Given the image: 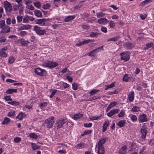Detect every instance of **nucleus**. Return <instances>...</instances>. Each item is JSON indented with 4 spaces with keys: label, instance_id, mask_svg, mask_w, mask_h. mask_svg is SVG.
<instances>
[{
    "label": "nucleus",
    "instance_id": "393cba45",
    "mask_svg": "<svg viewBox=\"0 0 154 154\" xmlns=\"http://www.w3.org/2000/svg\"><path fill=\"white\" fill-rule=\"evenodd\" d=\"M95 41V40L94 39H87L85 40L82 41V43L84 45L85 44H88L90 42H93Z\"/></svg>",
    "mask_w": 154,
    "mask_h": 154
},
{
    "label": "nucleus",
    "instance_id": "412c9836",
    "mask_svg": "<svg viewBox=\"0 0 154 154\" xmlns=\"http://www.w3.org/2000/svg\"><path fill=\"white\" fill-rule=\"evenodd\" d=\"M20 43L22 45L26 46L29 43V42L28 40L25 41L23 40V39H21L20 40Z\"/></svg>",
    "mask_w": 154,
    "mask_h": 154
},
{
    "label": "nucleus",
    "instance_id": "bf43d9fd",
    "mask_svg": "<svg viewBox=\"0 0 154 154\" xmlns=\"http://www.w3.org/2000/svg\"><path fill=\"white\" fill-rule=\"evenodd\" d=\"M8 61L9 63H12L14 61V59L13 57L10 56L8 59Z\"/></svg>",
    "mask_w": 154,
    "mask_h": 154
},
{
    "label": "nucleus",
    "instance_id": "680f3d73",
    "mask_svg": "<svg viewBox=\"0 0 154 154\" xmlns=\"http://www.w3.org/2000/svg\"><path fill=\"white\" fill-rule=\"evenodd\" d=\"M23 17L22 16H18L17 17V19L18 22H20L22 21Z\"/></svg>",
    "mask_w": 154,
    "mask_h": 154
},
{
    "label": "nucleus",
    "instance_id": "7c9ffc66",
    "mask_svg": "<svg viewBox=\"0 0 154 154\" xmlns=\"http://www.w3.org/2000/svg\"><path fill=\"white\" fill-rule=\"evenodd\" d=\"M31 146L33 150H35L37 149H38L40 147L36 145L35 143H32Z\"/></svg>",
    "mask_w": 154,
    "mask_h": 154
},
{
    "label": "nucleus",
    "instance_id": "4be33fe9",
    "mask_svg": "<svg viewBox=\"0 0 154 154\" xmlns=\"http://www.w3.org/2000/svg\"><path fill=\"white\" fill-rule=\"evenodd\" d=\"M35 15L37 17H42V12L39 10H36L34 11Z\"/></svg>",
    "mask_w": 154,
    "mask_h": 154
},
{
    "label": "nucleus",
    "instance_id": "0e129e2a",
    "mask_svg": "<svg viewBox=\"0 0 154 154\" xmlns=\"http://www.w3.org/2000/svg\"><path fill=\"white\" fill-rule=\"evenodd\" d=\"M26 8L31 10H33L34 9V7L32 5H27L26 6Z\"/></svg>",
    "mask_w": 154,
    "mask_h": 154
},
{
    "label": "nucleus",
    "instance_id": "6e6d98bb",
    "mask_svg": "<svg viewBox=\"0 0 154 154\" xmlns=\"http://www.w3.org/2000/svg\"><path fill=\"white\" fill-rule=\"evenodd\" d=\"M30 137L36 139L37 138V136L34 133H30L29 135Z\"/></svg>",
    "mask_w": 154,
    "mask_h": 154
},
{
    "label": "nucleus",
    "instance_id": "f257e3e1",
    "mask_svg": "<svg viewBox=\"0 0 154 154\" xmlns=\"http://www.w3.org/2000/svg\"><path fill=\"white\" fill-rule=\"evenodd\" d=\"M54 117L52 116L45 120V124L47 128H50L52 127L54 122Z\"/></svg>",
    "mask_w": 154,
    "mask_h": 154
},
{
    "label": "nucleus",
    "instance_id": "37998d69",
    "mask_svg": "<svg viewBox=\"0 0 154 154\" xmlns=\"http://www.w3.org/2000/svg\"><path fill=\"white\" fill-rule=\"evenodd\" d=\"M109 26L110 28H113L115 26V24L113 21L110 20L109 21Z\"/></svg>",
    "mask_w": 154,
    "mask_h": 154
},
{
    "label": "nucleus",
    "instance_id": "052dcab7",
    "mask_svg": "<svg viewBox=\"0 0 154 154\" xmlns=\"http://www.w3.org/2000/svg\"><path fill=\"white\" fill-rule=\"evenodd\" d=\"M47 103L46 102H44L43 103H41L39 106H40L41 108H42L43 107H46L47 105Z\"/></svg>",
    "mask_w": 154,
    "mask_h": 154
},
{
    "label": "nucleus",
    "instance_id": "c85d7f7f",
    "mask_svg": "<svg viewBox=\"0 0 154 154\" xmlns=\"http://www.w3.org/2000/svg\"><path fill=\"white\" fill-rule=\"evenodd\" d=\"M106 142L105 139H101L98 142V145L99 146H102V145L104 144Z\"/></svg>",
    "mask_w": 154,
    "mask_h": 154
},
{
    "label": "nucleus",
    "instance_id": "603ef678",
    "mask_svg": "<svg viewBox=\"0 0 154 154\" xmlns=\"http://www.w3.org/2000/svg\"><path fill=\"white\" fill-rule=\"evenodd\" d=\"M117 104V102H114L111 103L108 106L111 109L112 107L116 105Z\"/></svg>",
    "mask_w": 154,
    "mask_h": 154
},
{
    "label": "nucleus",
    "instance_id": "a211bd4d",
    "mask_svg": "<svg viewBox=\"0 0 154 154\" xmlns=\"http://www.w3.org/2000/svg\"><path fill=\"white\" fill-rule=\"evenodd\" d=\"M128 98L129 102H132L133 101L134 98V91H132L131 93L128 95Z\"/></svg>",
    "mask_w": 154,
    "mask_h": 154
},
{
    "label": "nucleus",
    "instance_id": "09e8293b",
    "mask_svg": "<svg viewBox=\"0 0 154 154\" xmlns=\"http://www.w3.org/2000/svg\"><path fill=\"white\" fill-rule=\"evenodd\" d=\"M103 48V46H102L100 47H98L97 48L93 50L92 51L94 52V53H97L98 52H99L100 51V49L101 48Z\"/></svg>",
    "mask_w": 154,
    "mask_h": 154
},
{
    "label": "nucleus",
    "instance_id": "8fccbe9b",
    "mask_svg": "<svg viewBox=\"0 0 154 154\" xmlns=\"http://www.w3.org/2000/svg\"><path fill=\"white\" fill-rule=\"evenodd\" d=\"M97 17L98 18L103 17L105 15V14L104 13H103L102 12L97 13Z\"/></svg>",
    "mask_w": 154,
    "mask_h": 154
},
{
    "label": "nucleus",
    "instance_id": "c03bdc74",
    "mask_svg": "<svg viewBox=\"0 0 154 154\" xmlns=\"http://www.w3.org/2000/svg\"><path fill=\"white\" fill-rule=\"evenodd\" d=\"M22 6H19V4L15 5L13 6V10L16 11L17 9H19V7H21Z\"/></svg>",
    "mask_w": 154,
    "mask_h": 154
},
{
    "label": "nucleus",
    "instance_id": "423d86ee",
    "mask_svg": "<svg viewBox=\"0 0 154 154\" xmlns=\"http://www.w3.org/2000/svg\"><path fill=\"white\" fill-rule=\"evenodd\" d=\"M121 56V59L124 60L125 61H128L130 59L129 53L127 52H124L120 54Z\"/></svg>",
    "mask_w": 154,
    "mask_h": 154
},
{
    "label": "nucleus",
    "instance_id": "dca6fc26",
    "mask_svg": "<svg viewBox=\"0 0 154 154\" xmlns=\"http://www.w3.org/2000/svg\"><path fill=\"white\" fill-rule=\"evenodd\" d=\"M75 17V16L74 15L68 16L66 17L64 20V21L65 22H68L73 20Z\"/></svg>",
    "mask_w": 154,
    "mask_h": 154
},
{
    "label": "nucleus",
    "instance_id": "f3484780",
    "mask_svg": "<svg viewBox=\"0 0 154 154\" xmlns=\"http://www.w3.org/2000/svg\"><path fill=\"white\" fill-rule=\"evenodd\" d=\"M109 125L108 121H106L103 123V131L105 132L107 130V128L109 126Z\"/></svg>",
    "mask_w": 154,
    "mask_h": 154
},
{
    "label": "nucleus",
    "instance_id": "13d9d810",
    "mask_svg": "<svg viewBox=\"0 0 154 154\" xmlns=\"http://www.w3.org/2000/svg\"><path fill=\"white\" fill-rule=\"evenodd\" d=\"M51 6L49 4H47L43 6V8L44 9H48Z\"/></svg>",
    "mask_w": 154,
    "mask_h": 154
},
{
    "label": "nucleus",
    "instance_id": "7ed1b4c3",
    "mask_svg": "<svg viewBox=\"0 0 154 154\" xmlns=\"http://www.w3.org/2000/svg\"><path fill=\"white\" fill-rule=\"evenodd\" d=\"M58 65V64L55 62L51 61H46L43 63V65L45 67L49 68H54Z\"/></svg>",
    "mask_w": 154,
    "mask_h": 154
},
{
    "label": "nucleus",
    "instance_id": "20e7f679",
    "mask_svg": "<svg viewBox=\"0 0 154 154\" xmlns=\"http://www.w3.org/2000/svg\"><path fill=\"white\" fill-rule=\"evenodd\" d=\"M67 120L66 119H63L61 120H57L55 123L57 129L60 128L62 127L63 125L66 122Z\"/></svg>",
    "mask_w": 154,
    "mask_h": 154
},
{
    "label": "nucleus",
    "instance_id": "e2e57ef3",
    "mask_svg": "<svg viewBox=\"0 0 154 154\" xmlns=\"http://www.w3.org/2000/svg\"><path fill=\"white\" fill-rule=\"evenodd\" d=\"M101 30L102 32L104 33H106L107 31V28L104 26H102L101 28Z\"/></svg>",
    "mask_w": 154,
    "mask_h": 154
},
{
    "label": "nucleus",
    "instance_id": "9d476101",
    "mask_svg": "<svg viewBox=\"0 0 154 154\" xmlns=\"http://www.w3.org/2000/svg\"><path fill=\"white\" fill-rule=\"evenodd\" d=\"M32 27L30 25H23L22 26H20L17 28V30L20 31L24 29H29L31 28Z\"/></svg>",
    "mask_w": 154,
    "mask_h": 154
},
{
    "label": "nucleus",
    "instance_id": "b1692460",
    "mask_svg": "<svg viewBox=\"0 0 154 154\" xmlns=\"http://www.w3.org/2000/svg\"><path fill=\"white\" fill-rule=\"evenodd\" d=\"M105 152V150L104 148L102 146L98 147V154H103Z\"/></svg>",
    "mask_w": 154,
    "mask_h": 154
},
{
    "label": "nucleus",
    "instance_id": "6ab92c4d",
    "mask_svg": "<svg viewBox=\"0 0 154 154\" xmlns=\"http://www.w3.org/2000/svg\"><path fill=\"white\" fill-rule=\"evenodd\" d=\"M127 147L125 145L122 146L119 151L120 154H125L126 153V150Z\"/></svg>",
    "mask_w": 154,
    "mask_h": 154
},
{
    "label": "nucleus",
    "instance_id": "72a5a7b5",
    "mask_svg": "<svg viewBox=\"0 0 154 154\" xmlns=\"http://www.w3.org/2000/svg\"><path fill=\"white\" fill-rule=\"evenodd\" d=\"M9 119L7 117H5L4 118L2 124L3 125L8 124V122L10 121Z\"/></svg>",
    "mask_w": 154,
    "mask_h": 154
},
{
    "label": "nucleus",
    "instance_id": "f8f14e48",
    "mask_svg": "<svg viewBox=\"0 0 154 154\" xmlns=\"http://www.w3.org/2000/svg\"><path fill=\"white\" fill-rule=\"evenodd\" d=\"M109 21L106 18H101L98 20V23L103 25L106 24Z\"/></svg>",
    "mask_w": 154,
    "mask_h": 154
},
{
    "label": "nucleus",
    "instance_id": "338daca9",
    "mask_svg": "<svg viewBox=\"0 0 154 154\" xmlns=\"http://www.w3.org/2000/svg\"><path fill=\"white\" fill-rule=\"evenodd\" d=\"M6 101H11L12 100V99L10 97V96H6L4 97Z\"/></svg>",
    "mask_w": 154,
    "mask_h": 154
},
{
    "label": "nucleus",
    "instance_id": "39448f33",
    "mask_svg": "<svg viewBox=\"0 0 154 154\" xmlns=\"http://www.w3.org/2000/svg\"><path fill=\"white\" fill-rule=\"evenodd\" d=\"M140 132L142 134L141 137L142 139L144 140L146 137L147 134V128L146 125H143L142 127Z\"/></svg>",
    "mask_w": 154,
    "mask_h": 154
},
{
    "label": "nucleus",
    "instance_id": "a18cd8bd",
    "mask_svg": "<svg viewBox=\"0 0 154 154\" xmlns=\"http://www.w3.org/2000/svg\"><path fill=\"white\" fill-rule=\"evenodd\" d=\"M92 131V130H91L85 131L82 134L81 136H83L88 134H90L91 133Z\"/></svg>",
    "mask_w": 154,
    "mask_h": 154
},
{
    "label": "nucleus",
    "instance_id": "ddd939ff",
    "mask_svg": "<svg viewBox=\"0 0 154 154\" xmlns=\"http://www.w3.org/2000/svg\"><path fill=\"white\" fill-rule=\"evenodd\" d=\"M7 49V47H4L0 50V56L2 57H6L7 56V54L5 51Z\"/></svg>",
    "mask_w": 154,
    "mask_h": 154
},
{
    "label": "nucleus",
    "instance_id": "5fc2aeb1",
    "mask_svg": "<svg viewBox=\"0 0 154 154\" xmlns=\"http://www.w3.org/2000/svg\"><path fill=\"white\" fill-rule=\"evenodd\" d=\"M21 140V138L20 137H16L14 139V141L15 143H18Z\"/></svg>",
    "mask_w": 154,
    "mask_h": 154
},
{
    "label": "nucleus",
    "instance_id": "473e14b6",
    "mask_svg": "<svg viewBox=\"0 0 154 154\" xmlns=\"http://www.w3.org/2000/svg\"><path fill=\"white\" fill-rule=\"evenodd\" d=\"M29 22V16L26 15L24 16L23 19V22L24 23H28Z\"/></svg>",
    "mask_w": 154,
    "mask_h": 154
},
{
    "label": "nucleus",
    "instance_id": "a19ab883",
    "mask_svg": "<svg viewBox=\"0 0 154 154\" xmlns=\"http://www.w3.org/2000/svg\"><path fill=\"white\" fill-rule=\"evenodd\" d=\"M114 86H115V84L114 83H112L109 85H106L105 89V90H107L108 88H113V87H114Z\"/></svg>",
    "mask_w": 154,
    "mask_h": 154
},
{
    "label": "nucleus",
    "instance_id": "4d7b16f0",
    "mask_svg": "<svg viewBox=\"0 0 154 154\" xmlns=\"http://www.w3.org/2000/svg\"><path fill=\"white\" fill-rule=\"evenodd\" d=\"M100 116H95L91 118H90V120L91 121L97 120Z\"/></svg>",
    "mask_w": 154,
    "mask_h": 154
},
{
    "label": "nucleus",
    "instance_id": "6e6552de",
    "mask_svg": "<svg viewBox=\"0 0 154 154\" xmlns=\"http://www.w3.org/2000/svg\"><path fill=\"white\" fill-rule=\"evenodd\" d=\"M4 7L6 11L11 12L12 8L11 4L8 2L5 1L4 2Z\"/></svg>",
    "mask_w": 154,
    "mask_h": 154
},
{
    "label": "nucleus",
    "instance_id": "0eeeda50",
    "mask_svg": "<svg viewBox=\"0 0 154 154\" xmlns=\"http://www.w3.org/2000/svg\"><path fill=\"white\" fill-rule=\"evenodd\" d=\"M34 72L40 76H44L46 74V71L45 70L40 68L36 69Z\"/></svg>",
    "mask_w": 154,
    "mask_h": 154
},
{
    "label": "nucleus",
    "instance_id": "ea45409f",
    "mask_svg": "<svg viewBox=\"0 0 154 154\" xmlns=\"http://www.w3.org/2000/svg\"><path fill=\"white\" fill-rule=\"evenodd\" d=\"M152 45L153 43L152 42H151L150 43H147L146 44V47H145L144 49H148L151 48Z\"/></svg>",
    "mask_w": 154,
    "mask_h": 154
},
{
    "label": "nucleus",
    "instance_id": "4c0bfd02",
    "mask_svg": "<svg viewBox=\"0 0 154 154\" xmlns=\"http://www.w3.org/2000/svg\"><path fill=\"white\" fill-rule=\"evenodd\" d=\"M76 148H83L85 147L84 144L83 143H80L77 144L75 146Z\"/></svg>",
    "mask_w": 154,
    "mask_h": 154
},
{
    "label": "nucleus",
    "instance_id": "69168bd1",
    "mask_svg": "<svg viewBox=\"0 0 154 154\" xmlns=\"http://www.w3.org/2000/svg\"><path fill=\"white\" fill-rule=\"evenodd\" d=\"M57 91V90H53V91L51 92V95L50 96V98H52L54 95L55 94Z\"/></svg>",
    "mask_w": 154,
    "mask_h": 154
},
{
    "label": "nucleus",
    "instance_id": "aec40b11",
    "mask_svg": "<svg viewBox=\"0 0 154 154\" xmlns=\"http://www.w3.org/2000/svg\"><path fill=\"white\" fill-rule=\"evenodd\" d=\"M17 89H8L7 90L6 93L7 94H11L13 92H17Z\"/></svg>",
    "mask_w": 154,
    "mask_h": 154
},
{
    "label": "nucleus",
    "instance_id": "864d4df0",
    "mask_svg": "<svg viewBox=\"0 0 154 154\" xmlns=\"http://www.w3.org/2000/svg\"><path fill=\"white\" fill-rule=\"evenodd\" d=\"M20 35L21 36L23 37L27 35V32L26 31H21L20 32Z\"/></svg>",
    "mask_w": 154,
    "mask_h": 154
},
{
    "label": "nucleus",
    "instance_id": "2eb2a0df",
    "mask_svg": "<svg viewBox=\"0 0 154 154\" xmlns=\"http://www.w3.org/2000/svg\"><path fill=\"white\" fill-rule=\"evenodd\" d=\"M124 46L127 49H130L133 48L134 46L133 44L129 42H125L124 44Z\"/></svg>",
    "mask_w": 154,
    "mask_h": 154
},
{
    "label": "nucleus",
    "instance_id": "58836bf2",
    "mask_svg": "<svg viewBox=\"0 0 154 154\" xmlns=\"http://www.w3.org/2000/svg\"><path fill=\"white\" fill-rule=\"evenodd\" d=\"M100 90H97L96 89L92 90L91 91L89 92V94L91 95H93L94 94L97 93V91H99Z\"/></svg>",
    "mask_w": 154,
    "mask_h": 154
},
{
    "label": "nucleus",
    "instance_id": "79ce46f5",
    "mask_svg": "<svg viewBox=\"0 0 154 154\" xmlns=\"http://www.w3.org/2000/svg\"><path fill=\"white\" fill-rule=\"evenodd\" d=\"M5 21L4 20L0 21V28H3L5 26Z\"/></svg>",
    "mask_w": 154,
    "mask_h": 154
},
{
    "label": "nucleus",
    "instance_id": "4468645a",
    "mask_svg": "<svg viewBox=\"0 0 154 154\" xmlns=\"http://www.w3.org/2000/svg\"><path fill=\"white\" fill-rule=\"evenodd\" d=\"M119 110L118 109H113L111 110L108 113H107V115L108 116L111 117L114 115L115 114L118 113Z\"/></svg>",
    "mask_w": 154,
    "mask_h": 154
},
{
    "label": "nucleus",
    "instance_id": "3c124183",
    "mask_svg": "<svg viewBox=\"0 0 154 154\" xmlns=\"http://www.w3.org/2000/svg\"><path fill=\"white\" fill-rule=\"evenodd\" d=\"M131 119L133 122H135L137 120V117L135 115H133L131 117Z\"/></svg>",
    "mask_w": 154,
    "mask_h": 154
},
{
    "label": "nucleus",
    "instance_id": "2f4dec72",
    "mask_svg": "<svg viewBox=\"0 0 154 154\" xmlns=\"http://www.w3.org/2000/svg\"><path fill=\"white\" fill-rule=\"evenodd\" d=\"M8 103L12 105H14L15 106H17L20 104V103L19 102L16 101H13L11 102H8Z\"/></svg>",
    "mask_w": 154,
    "mask_h": 154
},
{
    "label": "nucleus",
    "instance_id": "f03ea898",
    "mask_svg": "<svg viewBox=\"0 0 154 154\" xmlns=\"http://www.w3.org/2000/svg\"><path fill=\"white\" fill-rule=\"evenodd\" d=\"M42 28L38 26H35L33 27V30L36 33L39 35H44L46 33L45 30L42 29Z\"/></svg>",
    "mask_w": 154,
    "mask_h": 154
},
{
    "label": "nucleus",
    "instance_id": "f704fd0d",
    "mask_svg": "<svg viewBox=\"0 0 154 154\" xmlns=\"http://www.w3.org/2000/svg\"><path fill=\"white\" fill-rule=\"evenodd\" d=\"M130 78V77H128V75L126 74L123 76V80L125 82H127Z\"/></svg>",
    "mask_w": 154,
    "mask_h": 154
},
{
    "label": "nucleus",
    "instance_id": "c756f323",
    "mask_svg": "<svg viewBox=\"0 0 154 154\" xmlns=\"http://www.w3.org/2000/svg\"><path fill=\"white\" fill-rule=\"evenodd\" d=\"M82 114L80 113L76 114L74 115L73 118L75 120H76L81 117H82Z\"/></svg>",
    "mask_w": 154,
    "mask_h": 154
},
{
    "label": "nucleus",
    "instance_id": "1a4fd4ad",
    "mask_svg": "<svg viewBox=\"0 0 154 154\" xmlns=\"http://www.w3.org/2000/svg\"><path fill=\"white\" fill-rule=\"evenodd\" d=\"M138 120L140 122L143 123L147 122L148 120V119L147 118L146 115L143 113L139 116Z\"/></svg>",
    "mask_w": 154,
    "mask_h": 154
},
{
    "label": "nucleus",
    "instance_id": "49530a36",
    "mask_svg": "<svg viewBox=\"0 0 154 154\" xmlns=\"http://www.w3.org/2000/svg\"><path fill=\"white\" fill-rule=\"evenodd\" d=\"M139 110V108L136 106H134L131 109L132 111L134 112H138Z\"/></svg>",
    "mask_w": 154,
    "mask_h": 154
},
{
    "label": "nucleus",
    "instance_id": "a878e982",
    "mask_svg": "<svg viewBox=\"0 0 154 154\" xmlns=\"http://www.w3.org/2000/svg\"><path fill=\"white\" fill-rule=\"evenodd\" d=\"M24 116H25V115L23 113H22V112H21L20 113L19 115L16 116V118L20 120H21L23 118Z\"/></svg>",
    "mask_w": 154,
    "mask_h": 154
},
{
    "label": "nucleus",
    "instance_id": "cd10ccee",
    "mask_svg": "<svg viewBox=\"0 0 154 154\" xmlns=\"http://www.w3.org/2000/svg\"><path fill=\"white\" fill-rule=\"evenodd\" d=\"M125 124V121L124 120H121L119 121L117 124V125L120 127H123Z\"/></svg>",
    "mask_w": 154,
    "mask_h": 154
},
{
    "label": "nucleus",
    "instance_id": "5701e85b",
    "mask_svg": "<svg viewBox=\"0 0 154 154\" xmlns=\"http://www.w3.org/2000/svg\"><path fill=\"white\" fill-rule=\"evenodd\" d=\"M120 38L119 36L117 35L114 38H109L107 40L108 42L109 41H116L118 40Z\"/></svg>",
    "mask_w": 154,
    "mask_h": 154
},
{
    "label": "nucleus",
    "instance_id": "9b49d317",
    "mask_svg": "<svg viewBox=\"0 0 154 154\" xmlns=\"http://www.w3.org/2000/svg\"><path fill=\"white\" fill-rule=\"evenodd\" d=\"M47 20L45 19H37L35 20V23L37 24H40L42 26L44 25Z\"/></svg>",
    "mask_w": 154,
    "mask_h": 154
},
{
    "label": "nucleus",
    "instance_id": "de8ad7c7",
    "mask_svg": "<svg viewBox=\"0 0 154 154\" xmlns=\"http://www.w3.org/2000/svg\"><path fill=\"white\" fill-rule=\"evenodd\" d=\"M15 112V111L14 110L9 112L8 114V116L11 117H13L14 116Z\"/></svg>",
    "mask_w": 154,
    "mask_h": 154
},
{
    "label": "nucleus",
    "instance_id": "c9c22d12",
    "mask_svg": "<svg viewBox=\"0 0 154 154\" xmlns=\"http://www.w3.org/2000/svg\"><path fill=\"white\" fill-rule=\"evenodd\" d=\"M34 5L37 8H39L41 6V4L39 2H33Z\"/></svg>",
    "mask_w": 154,
    "mask_h": 154
},
{
    "label": "nucleus",
    "instance_id": "bb28decb",
    "mask_svg": "<svg viewBox=\"0 0 154 154\" xmlns=\"http://www.w3.org/2000/svg\"><path fill=\"white\" fill-rule=\"evenodd\" d=\"M10 27L7 25L5 26L3 28L4 29V33H8L10 32Z\"/></svg>",
    "mask_w": 154,
    "mask_h": 154
},
{
    "label": "nucleus",
    "instance_id": "774afa93",
    "mask_svg": "<svg viewBox=\"0 0 154 154\" xmlns=\"http://www.w3.org/2000/svg\"><path fill=\"white\" fill-rule=\"evenodd\" d=\"M92 125V123H89L88 124L85 123L84 124V126L85 127L89 128L91 127Z\"/></svg>",
    "mask_w": 154,
    "mask_h": 154
},
{
    "label": "nucleus",
    "instance_id": "e433bc0d",
    "mask_svg": "<svg viewBox=\"0 0 154 154\" xmlns=\"http://www.w3.org/2000/svg\"><path fill=\"white\" fill-rule=\"evenodd\" d=\"M99 35H100L99 33L92 32L90 35V36L92 37H95Z\"/></svg>",
    "mask_w": 154,
    "mask_h": 154
}]
</instances>
